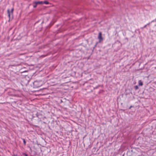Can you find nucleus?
Returning a JSON list of instances; mask_svg holds the SVG:
<instances>
[{
	"label": "nucleus",
	"mask_w": 156,
	"mask_h": 156,
	"mask_svg": "<svg viewBox=\"0 0 156 156\" xmlns=\"http://www.w3.org/2000/svg\"><path fill=\"white\" fill-rule=\"evenodd\" d=\"M34 85L36 87H40L41 85V83H38V82L37 81H35L34 82Z\"/></svg>",
	"instance_id": "1"
},
{
	"label": "nucleus",
	"mask_w": 156,
	"mask_h": 156,
	"mask_svg": "<svg viewBox=\"0 0 156 156\" xmlns=\"http://www.w3.org/2000/svg\"><path fill=\"white\" fill-rule=\"evenodd\" d=\"M98 38L99 40V42H100L103 40V38L102 37V33L101 32L99 33Z\"/></svg>",
	"instance_id": "2"
},
{
	"label": "nucleus",
	"mask_w": 156,
	"mask_h": 156,
	"mask_svg": "<svg viewBox=\"0 0 156 156\" xmlns=\"http://www.w3.org/2000/svg\"><path fill=\"white\" fill-rule=\"evenodd\" d=\"M34 4H37V5L38 4H43V2L42 1H38V2H33Z\"/></svg>",
	"instance_id": "3"
},
{
	"label": "nucleus",
	"mask_w": 156,
	"mask_h": 156,
	"mask_svg": "<svg viewBox=\"0 0 156 156\" xmlns=\"http://www.w3.org/2000/svg\"><path fill=\"white\" fill-rule=\"evenodd\" d=\"M138 85L140 86H142L143 85V83L141 80L138 81Z\"/></svg>",
	"instance_id": "4"
},
{
	"label": "nucleus",
	"mask_w": 156,
	"mask_h": 156,
	"mask_svg": "<svg viewBox=\"0 0 156 156\" xmlns=\"http://www.w3.org/2000/svg\"><path fill=\"white\" fill-rule=\"evenodd\" d=\"M43 3L46 4H49V2L46 1H45L44 2H43Z\"/></svg>",
	"instance_id": "5"
},
{
	"label": "nucleus",
	"mask_w": 156,
	"mask_h": 156,
	"mask_svg": "<svg viewBox=\"0 0 156 156\" xmlns=\"http://www.w3.org/2000/svg\"><path fill=\"white\" fill-rule=\"evenodd\" d=\"M7 12H8V16H9V17H10V14L9 10V9H8L7 10Z\"/></svg>",
	"instance_id": "6"
},
{
	"label": "nucleus",
	"mask_w": 156,
	"mask_h": 156,
	"mask_svg": "<svg viewBox=\"0 0 156 156\" xmlns=\"http://www.w3.org/2000/svg\"><path fill=\"white\" fill-rule=\"evenodd\" d=\"M34 4V5L33 7H34V8H35L37 7V4Z\"/></svg>",
	"instance_id": "7"
},
{
	"label": "nucleus",
	"mask_w": 156,
	"mask_h": 156,
	"mask_svg": "<svg viewBox=\"0 0 156 156\" xmlns=\"http://www.w3.org/2000/svg\"><path fill=\"white\" fill-rule=\"evenodd\" d=\"M23 143H24V144L25 145V144H26V141H25V139H23Z\"/></svg>",
	"instance_id": "8"
},
{
	"label": "nucleus",
	"mask_w": 156,
	"mask_h": 156,
	"mask_svg": "<svg viewBox=\"0 0 156 156\" xmlns=\"http://www.w3.org/2000/svg\"><path fill=\"white\" fill-rule=\"evenodd\" d=\"M135 88L136 90H137L138 89V87L137 86H135Z\"/></svg>",
	"instance_id": "9"
},
{
	"label": "nucleus",
	"mask_w": 156,
	"mask_h": 156,
	"mask_svg": "<svg viewBox=\"0 0 156 156\" xmlns=\"http://www.w3.org/2000/svg\"><path fill=\"white\" fill-rule=\"evenodd\" d=\"M23 154L24 155V156H28V155L26 153H23Z\"/></svg>",
	"instance_id": "10"
},
{
	"label": "nucleus",
	"mask_w": 156,
	"mask_h": 156,
	"mask_svg": "<svg viewBox=\"0 0 156 156\" xmlns=\"http://www.w3.org/2000/svg\"><path fill=\"white\" fill-rule=\"evenodd\" d=\"M13 9H11V12H12H12H13Z\"/></svg>",
	"instance_id": "11"
}]
</instances>
